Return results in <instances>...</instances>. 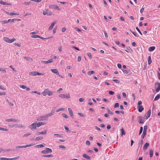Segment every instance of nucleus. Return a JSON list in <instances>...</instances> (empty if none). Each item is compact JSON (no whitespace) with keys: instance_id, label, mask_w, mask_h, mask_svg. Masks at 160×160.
Instances as JSON below:
<instances>
[{"instance_id":"72a5a7b5","label":"nucleus","mask_w":160,"mask_h":160,"mask_svg":"<svg viewBox=\"0 0 160 160\" xmlns=\"http://www.w3.org/2000/svg\"><path fill=\"white\" fill-rule=\"evenodd\" d=\"M149 154H150V157L152 158V157L153 156V151L152 150L150 149L149 151Z\"/></svg>"},{"instance_id":"774afa93","label":"nucleus","mask_w":160,"mask_h":160,"mask_svg":"<svg viewBox=\"0 0 160 160\" xmlns=\"http://www.w3.org/2000/svg\"><path fill=\"white\" fill-rule=\"evenodd\" d=\"M117 66L119 68H122V65L120 63H118L117 64Z\"/></svg>"},{"instance_id":"412c9836","label":"nucleus","mask_w":160,"mask_h":160,"mask_svg":"<svg viewBox=\"0 0 160 160\" xmlns=\"http://www.w3.org/2000/svg\"><path fill=\"white\" fill-rule=\"evenodd\" d=\"M122 70L124 73L127 74H130V71L129 70H124L122 69Z\"/></svg>"},{"instance_id":"bf43d9fd","label":"nucleus","mask_w":160,"mask_h":160,"mask_svg":"<svg viewBox=\"0 0 160 160\" xmlns=\"http://www.w3.org/2000/svg\"><path fill=\"white\" fill-rule=\"evenodd\" d=\"M0 22L2 24H4L7 23V20L1 21Z\"/></svg>"},{"instance_id":"393cba45","label":"nucleus","mask_w":160,"mask_h":160,"mask_svg":"<svg viewBox=\"0 0 160 160\" xmlns=\"http://www.w3.org/2000/svg\"><path fill=\"white\" fill-rule=\"evenodd\" d=\"M148 64L149 65H150L152 63V60H151L150 56L148 57Z\"/></svg>"},{"instance_id":"6ab92c4d","label":"nucleus","mask_w":160,"mask_h":160,"mask_svg":"<svg viewBox=\"0 0 160 160\" xmlns=\"http://www.w3.org/2000/svg\"><path fill=\"white\" fill-rule=\"evenodd\" d=\"M149 143L148 142H146L145 144L144 145L143 147V149L144 150H146L147 149L148 147L149 146Z\"/></svg>"},{"instance_id":"5fc2aeb1","label":"nucleus","mask_w":160,"mask_h":160,"mask_svg":"<svg viewBox=\"0 0 160 160\" xmlns=\"http://www.w3.org/2000/svg\"><path fill=\"white\" fill-rule=\"evenodd\" d=\"M132 32L134 36L137 37H139L138 35L136 32Z\"/></svg>"},{"instance_id":"338daca9","label":"nucleus","mask_w":160,"mask_h":160,"mask_svg":"<svg viewBox=\"0 0 160 160\" xmlns=\"http://www.w3.org/2000/svg\"><path fill=\"white\" fill-rule=\"evenodd\" d=\"M109 93L111 95H112L114 94V92L112 91H110L109 92Z\"/></svg>"},{"instance_id":"2eb2a0df","label":"nucleus","mask_w":160,"mask_h":160,"mask_svg":"<svg viewBox=\"0 0 160 160\" xmlns=\"http://www.w3.org/2000/svg\"><path fill=\"white\" fill-rule=\"evenodd\" d=\"M51 71L54 73L56 74L57 75H59V72L57 69H51Z\"/></svg>"},{"instance_id":"a211bd4d","label":"nucleus","mask_w":160,"mask_h":160,"mask_svg":"<svg viewBox=\"0 0 160 160\" xmlns=\"http://www.w3.org/2000/svg\"><path fill=\"white\" fill-rule=\"evenodd\" d=\"M56 24V22H52L50 26L48 28L49 30H51L52 29L53 27L55 25V24Z\"/></svg>"},{"instance_id":"864d4df0","label":"nucleus","mask_w":160,"mask_h":160,"mask_svg":"<svg viewBox=\"0 0 160 160\" xmlns=\"http://www.w3.org/2000/svg\"><path fill=\"white\" fill-rule=\"evenodd\" d=\"M0 71L2 72L3 73H5L6 72V70L5 69L2 68H0Z\"/></svg>"},{"instance_id":"f3484780","label":"nucleus","mask_w":160,"mask_h":160,"mask_svg":"<svg viewBox=\"0 0 160 160\" xmlns=\"http://www.w3.org/2000/svg\"><path fill=\"white\" fill-rule=\"evenodd\" d=\"M53 60L52 59H50L47 61H42L41 62H43L45 64H47L49 63H52L53 62Z\"/></svg>"},{"instance_id":"58836bf2","label":"nucleus","mask_w":160,"mask_h":160,"mask_svg":"<svg viewBox=\"0 0 160 160\" xmlns=\"http://www.w3.org/2000/svg\"><path fill=\"white\" fill-rule=\"evenodd\" d=\"M126 49H127V50H125L127 52H129L131 50L132 51L131 48H130V47H127L126 48Z\"/></svg>"},{"instance_id":"37998d69","label":"nucleus","mask_w":160,"mask_h":160,"mask_svg":"<svg viewBox=\"0 0 160 160\" xmlns=\"http://www.w3.org/2000/svg\"><path fill=\"white\" fill-rule=\"evenodd\" d=\"M87 55L89 57V58L91 59L92 58V55L90 52H88L87 53Z\"/></svg>"},{"instance_id":"20e7f679","label":"nucleus","mask_w":160,"mask_h":160,"mask_svg":"<svg viewBox=\"0 0 160 160\" xmlns=\"http://www.w3.org/2000/svg\"><path fill=\"white\" fill-rule=\"evenodd\" d=\"M3 40L7 42L11 43L14 42L16 40V39L15 38H13L10 39L7 37H4Z\"/></svg>"},{"instance_id":"4c0bfd02","label":"nucleus","mask_w":160,"mask_h":160,"mask_svg":"<svg viewBox=\"0 0 160 160\" xmlns=\"http://www.w3.org/2000/svg\"><path fill=\"white\" fill-rule=\"evenodd\" d=\"M0 130L7 131H8V129L7 128L0 127Z\"/></svg>"},{"instance_id":"e433bc0d","label":"nucleus","mask_w":160,"mask_h":160,"mask_svg":"<svg viewBox=\"0 0 160 160\" xmlns=\"http://www.w3.org/2000/svg\"><path fill=\"white\" fill-rule=\"evenodd\" d=\"M31 37L32 38H39L40 37V36L37 35H32L31 36Z\"/></svg>"},{"instance_id":"13d9d810","label":"nucleus","mask_w":160,"mask_h":160,"mask_svg":"<svg viewBox=\"0 0 160 160\" xmlns=\"http://www.w3.org/2000/svg\"><path fill=\"white\" fill-rule=\"evenodd\" d=\"M31 135L30 133L25 134L24 135L23 137H27Z\"/></svg>"},{"instance_id":"bb28decb","label":"nucleus","mask_w":160,"mask_h":160,"mask_svg":"<svg viewBox=\"0 0 160 160\" xmlns=\"http://www.w3.org/2000/svg\"><path fill=\"white\" fill-rule=\"evenodd\" d=\"M68 111L69 112L70 115L72 116H73V112L72 109L70 108H68Z\"/></svg>"},{"instance_id":"1a4fd4ad","label":"nucleus","mask_w":160,"mask_h":160,"mask_svg":"<svg viewBox=\"0 0 160 160\" xmlns=\"http://www.w3.org/2000/svg\"><path fill=\"white\" fill-rule=\"evenodd\" d=\"M155 87L156 88V91L158 92L160 90V83L157 82L155 84Z\"/></svg>"},{"instance_id":"423d86ee","label":"nucleus","mask_w":160,"mask_h":160,"mask_svg":"<svg viewBox=\"0 0 160 160\" xmlns=\"http://www.w3.org/2000/svg\"><path fill=\"white\" fill-rule=\"evenodd\" d=\"M148 128V127L147 126H144L143 128V132L141 136L142 138L143 139L144 138V137L145 135L146 134L147 130Z\"/></svg>"},{"instance_id":"09e8293b","label":"nucleus","mask_w":160,"mask_h":160,"mask_svg":"<svg viewBox=\"0 0 160 160\" xmlns=\"http://www.w3.org/2000/svg\"><path fill=\"white\" fill-rule=\"evenodd\" d=\"M27 86L25 85H21L20 86V87L22 88L25 89L26 88Z\"/></svg>"},{"instance_id":"c9c22d12","label":"nucleus","mask_w":160,"mask_h":160,"mask_svg":"<svg viewBox=\"0 0 160 160\" xmlns=\"http://www.w3.org/2000/svg\"><path fill=\"white\" fill-rule=\"evenodd\" d=\"M42 138H43V137H42L40 136V137H37L36 138H35V140H36V141H38L39 140L42 139Z\"/></svg>"},{"instance_id":"de8ad7c7","label":"nucleus","mask_w":160,"mask_h":160,"mask_svg":"<svg viewBox=\"0 0 160 160\" xmlns=\"http://www.w3.org/2000/svg\"><path fill=\"white\" fill-rule=\"evenodd\" d=\"M38 33V31H35V32H32L30 33V34H32V35H35L36 34Z\"/></svg>"},{"instance_id":"49530a36","label":"nucleus","mask_w":160,"mask_h":160,"mask_svg":"<svg viewBox=\"0 0 160 160\" xmlns=\"http://www.w3.org/2000/svg\"><path fill=\"white\" fill-rule=\"evenodd\" d=\"M62 115L63 117L65 118H68V116L65 113H62Z\"/></svg>"},{"instance_id":"79ce46f5","label":"nucleus","mask_w":160,"mask_h":160,"mask_svg":"<svg viewBox=\"0 0 160 160\" xmlns=\"http://www.w3.org/2000/svg\"><path fill=\"white\" fill-rule=\"evenodd\" d=\"M107 111L108 113L111 115L113 114V112H111L109 108L107 109Z\"/></svg>"},{"instance_id":"c85d7f7f","label":"nucleus","mask_w":160,"mask_h":160,"mask_svg":"<svg viewBox=\"0 0 160 160\" xmlns=\"http://www.w3.org/2000/svg\"><path fill=\"white\" fill-rule=\"evenodd\" d=\"M120 130L122 136V135H125L126 133L125 131H124L123 128H121Z\"/></svg>"},{"instance_id":"dca6fc26","label":"nucleus","mask_w":160,"mask_h":160,"mask_svg":"<svg viewBox=\"0 0 160 160\" xmlns=\"http://www.w3.org/2000/svg\"><path fill=\"white\" fill-rule=\"evenodd\" d=\"M47 131L45 130L44 131H42L41 132H37L36 134L37 135H39L40 134L45 135L47 133Z\"/></svg>"},{"instance_id":"f704fd0d","label":"nucleus","mask_w":160,"mask_h":160,"mask_svg":"<svg viewBox=\"0 0 160 160\" xmlns=\"http://www.w3.org/2000/svg\"><path fill=\"white\" fill-rule=\"evenodd\" d=\"M0 3L1 4L3 5H9V4L8 3L6 2H3L2 1H0Z\"/></svg>"},{"instance_id":"c756f323","label":"nucleus","mask_w":160,"mask_h":160,"mask_svg":"<svg viewBox=\"0 0 160 160\" xmlns=\"http://www.w3.org/2000/svg\"><path fill=\"white\" fill-rule=\"evenodd\" d=\"M42 156L43 157L45 158H50V157H53V155L52 154L51 155H43Z\"/></svg>"},{"instance_id":"b1692460","label":"nucleus","mask_w":160,"mask_h":160,"mask_svg":"<svg viewBox=\"0 0 160 160\" xmlns=\"http://www.w3.org/2000/svg\"><path fill=\"white\" fill-rule=\"evenodd\" d=\"M32 144H28L24 146H20V148H26L28 147H30L32 146Z\"/></svg>"},{"instance_id":"7c9ffc66","label":"nucleus","mask_w":160,"mask_h":160,"mask_svg":"<svg viewBox=\"0 0 160 160\" xmlns=\"http://www.w3.org/2000/svg\"><path fill=\"white\" fill-rule=\"evenodd\" d=\"M47 94L49 96H51L52 95V92L47 89Z\"/></svg>"},{"instance_id":"6e6552de","label":"nucleus","mask_w":160,"mask_h":160,"mask_svg":"<svg viewBox=\"0 0 160 160\" xmlns=\"http://www.w3.org/2000/svg\"><path fill=\"white\" fill-rule=\"evenodd\" d=\"M49 7L50 8L53 9H57L58 10H60V8L59 7L56 5H51L49 6Z\"/></svg>"},{"instance_id":"69168bd1","label":"nucleus","mask_w":160,"mask_h":160,"mask_svg":"<svg viewBox=\"0 0 160 160\" xmlns=\"http://www.w3.org/2000/svg\"><path fill=\"white\" fill-rule=\"evenodd\" d=\"M103 32H104V34L105 37L106 38H108V35H107V34L106 32L105 31H104Z\"/></svg>"},{"instance_id":"2f4dec72","label":"nucleus","mask_w":160,"mask_h":160,"mask_svg":"<svg viewBox=\"0 0 160 160\" xmlns=\"http://www.w3.org/2000/svg\"><path fill=\"white\" fill-rule=\"evenodd\" d=\"M160 98V95L159 94H157L154 98V100L156 101L158 100Z\"/></svg>"},{"instance_id":"f8f14e48","label":"nucleus","mask_w":160,"mask_h":160,"mask_svg":"<svg viewBox=\"0 0 160 160\" xmlns=\"http://www.w3.org/2000/svg\"><path fill=\"white\" fill-rule=\"evenodd\" d=\"M31 130L35 129L36 128V123L34 122L29 126Z\"/></svg>"},{"instance_id":"603ef678","label":"nucleus","mask_w":160,"mask_h":160,"mask_svg":"<svg viewBox=\"0 0 160 160\" xmlns=\"http://www.w3.org/2000/svg\"><path fill=\"white\" fill-rule=\"evenodd\" d=\"M54 135L58 138H61L62 136L61 135L59 134H54Z\"/></svg>"},{"instance_id":"0eeeda50","label":"nucleus","mask_w":160,"mask_h":160,"mask_svg":"<svg viewBox=\"0 0 160 160\" xmlns=\"http://www.w3.org/2000/svg\"><path fill=\"white\" fill-rule=\"evenodd\" d=\"M43 14L48 16H51L53 15V13L51 11L48 10V9L45 11H43Z\"/></svg>"},{"instance_id":"ea45409f","label":"nucleus","mask_w":160,"mask_h":160,"mask_svg":"<svg viewBox=\"0 0 160 160\" xmlns=\"http://www.w3.org/2000/svg\"><path fill=\"white\" fill-rule=\"evenodd\" d=\"M143 141L142 140L140 141L139 142V146H141L143 144Z\"/></svg>"},{"instance_id":"9d476101","label":"nucleus","mask_w":160,"mask_h":160,"mask_svg":"<svg viewBox=\"0 0 160 160\" xmlns=\"http://www.w3.org/2000/svg\"><path fill=\"white\" fill-rule=\"evenodd\" d=\"M151 113V110H149L147 112V113L144 115V118L148 119L150 116Z\"/></svg>"},{"instance_id":"cd10ccee","label":"nucleus","mask_w":160,"mask_h":160,"mask_svg":"<svg viewBox=\"0 0 160 160\" xmlns=\"http://www.w3.org/2000/svg\"><path fill=\"white\" fill-rule=\"evenodd\" d=\"M47 89H45L43 92H42V95L43 96H46L47 94Z\"/></svg>"},{"instance_id":"052dcab7","label":"nucleus","mask_w":160,"mask_h":160,"mask_svg":"<svg viewBox=\"0 0 160 160\" xmlns=\"http://www.w3.org/2000/svg\"><path fill=\"white\" fill-rule=\"evenodd\" d=\"M119 106V104L118 103H116L114 106V107L115 108H116L117 107H118Z\"/></svg>"},{"instance_id":"5701e85b","label":"nucleus","mask_w":160,"mask_h":160,"mask_svg":"<svg viewBox=\"0 0 160 160\" xmlns=\"http://www.w3.org/2000/svg\"><path fill=\"white\" fill-rule=\"evenodd\" d=\"M82 156L88 160H89L90 158V157L89 156L85 154H83Z\"/></svg>"},{"instance_id":"a878e982","label":"nucleus","mask_w":160,"mask_h":160,"mask_svg":"<svg viewBox=\"0 0 160 160\" xmlns=\"http://www.w3.org/2000/svg\"><path fill=\"white\" fill-rule=\"evenodd\" d=\"M155 48L154 46H152L148 48V50L150 52H152L154 50Z\"/></svg>"},{"instance_id":"f03ea898","label":"nucleus","mask_w":160,"mask_h":160,"mask_svg":"<svg viewBox=\"0 0 160 160\" xmlns=\"http://www.w3.org/2000/svg\"><path fill=\"white\" fill-rule=\"evenodd\" d=\"M44 74L42 73H39L37 71H33L30 72L29 73L30 76H35L37 75L40 76L43 75Z\"/></svg>"},{"instance_id":"4be33fe9","label":"nucleus","mask_w":160,"mask_h":160,"mask_svg":"<svg viewBox=\"0 0 160 160\" xmlns=\"http://www.w3.org/2000/svg\"><path fill=\"white\" fill-rule=\"evenodd\" d=\"M138 111L139 112H142L143 110V108L142 106H138Z\"/></svg>"},{"instance_id":"aec40b11","label":"nucleus","mask_w":160,"mask_h":160,"mask_svg":"<svg viewBox=\"0 0 160 160\" xmlns=\"http://www.w3.org/2000/svg\"><path fill=\"white\" fill-rule=\"evenodd\" d=\"M7 13L9 14V15L12 16V15H19V13H15V12H10L9 13L8 12H7Z\"/></svg>"},{"instance_id":"a18cd8bd","label":"nucleus","mask_w":160,"mask_h":160,"mask_svg":"<svg viewBox=\"0 0 160 160\" xmlns=\"http://www.w3.org/2000/svg\"><path fill=\"white\" fill-rule=\"evenodd\" d=\"M35 147L37 148H41L43 147L44 146L42 144H39L36 146Z\"/></svg>"},{"instance_id":"f257e3e1","label":"nucleus","mask_w":160,"mask_h":160,"mask_svg":"<svg viewBox=\"0 0 160 160\" xmlns=\"http://www.w3.org/2000/svg\"><path fill=\"white\" fill-rule=\"evenodd\" d=\"M48 117L46 114L41 116L37 118V120L38 121H46L48 119Z\"/></svg>"},{"instance_id":"8fccbe9b","label":"nucleus","mask_w":160,"mask_h":160,"mask_svg":"<svg viewBox=\"0 0 160 160\" xmlns=\"http://www.w3.org/2000/svg\"><path fill=\"white\" fill-rule=\"evenodd\" d=\"M142 131H143V127H141L140 128V131H139V135H140L142 132Z\"/></svg>"},{"instance_id":"4d7b16f0","label":"nucleus","mask_w":160,"mask_h":160,"mask_svg":"<svg viewBox=\"0 0 160 160\" xmlns=\"http://www.w3.org/2000/svg\"><path fill=\"white\" fill-rule=\"evenodd\" d=\"M0 159L1 160H8V158H6L4 157H1L0 158Z\"/></svg>"},{"instance_id":"6e6d98bb","label":"nucleus","mask_w":160,"mask_h":160,"mask_svg":"<svg viewBox=\"0 0 160 160\" xmlns=\"http://www.w3.org/2000/svg\"><path fill=\"white\" fill-rule=\"evenodd\" d=\"M0 89H2L3 90H6V88L4 87H2V86L0 85Z\"/></svg>"},{"instance_id":"ddd939ff","label":"nucleus","mask_w":160,"mask_h":160,"mask_svg":"<svg viewBox=\"0 0 160 160\" xmlns=\"http://www.w3.org/2000/svg\"><path fill=\"white\" fill-rule=\"evenodd\" d=\"M138 118L139 119V122L141 124H143L144 122V120L143 119L142 117L141 116H138Z\"/></svg>"},{"instance_id":"e2e57ef3","label":"nucleus","mask_w":160,"mask_h":160,"mask_svg":"<svg viewBox=\"0 0 160 160\" xmlns=\"http://www.w3.org/2000/svg\"><path fill=\"white\" fill-rule=\"evenodd\" d=\"M112 81L115 82L116 83H118L119 82V81L117 79H113Z\"/></svg>"},{"instance_id":"39448f33","label":"nucleus","mask_w":160,"mask_h":160,"mask_svg":"<svg viewBox=\"0 0 160 160\" xmlns=\"http://www.w3.org/2000/svg\"><path fill=\"white\" fill-rule=\"evenodd\" d=\"M59 97L63 98L68 99L70 98V95L69 94H60L58 96Z\"/></svg>"},{"instance_id":"0e129e2a","label":"nucleus","mask_w":160,"mask_h":160,"mask_svg":"<svg viewBox=\"0 0 160 160\" xmlns=\"http://www.w3.org/2000/svg\"><path fill=\"white\" fill-rule=\"evenodd\" d=\"M84 100V99L82 98H79V101L80 102H83Z\"/></svg>"},{"instance_id":"a19ab883","label":"nucleus","mask_w":160,"mask_h":160,"mask_svg":"<svg viewBox=\"0 0 160 160\" xmlns=\"http://www.w3.org/2000/svg\"><path fill=\"white\" fill-rule=\"evenodd\" d=\"M64 110V108H60L58 109L57 110H56V112H59L60 111H61Z\"/></svg>"},{"instance_id":"3c124183","label":"nucleus","mask_w":160,"mask_h":160,"mask_svg":"<svg viewBox=\"0 0 160 160\" xmlns=\"http://www.w3.org/2000/svg\"><path fill=\"white\" fill-rule=\"evenodd\" d=\"M136 29L139 32V33L141 35H142V33L140 31L138 27H136Z\"/></svg>"},{"instance_id":"7ed1b4c3","label":"nucleus","mask_w":160,"mask_h":160,"mask_svg":"<svg viewBox=\"0 0 160 160\" xmlns=\"http://www.w3.org/2000/svg\"><path fill=\"white\" fill-rule=\"evenodd\" d=\"M52 152V150L49 148H46L45 150H42L41 152L44 154H47L49 153H51Z\"/></svg>"},{"instance_id":"680f3d73","label":"nucleus","mask_w":160,"mask_h":160,"mask_svg":"<svg viewBox=\"0 0 160 160\" xmlns=\"http://www.w3.org/2000/svg\"><path fill=\"white\" fill-rule=\"evenodd\" d=\"M62 46H60L58 48V50L59 52H61L62 51Z\"/></svg>"},{"instance_id":"473e14b6","label":"nucleus","mask_w":160,"mask_h":160,"mask_svg":"<svg viewBox=\"0 0 160 160\" xmlns=\"http://www.w3.org/2000/svg\"><path fill=\"white\" fill-rule=\"evenodd\" d=\"M95 72L93 71H88L87 73L88 75L90 76L91 74H94Z\"/></svg>"},{"instance_id":"4468645a","label":"nucleus","mask_w":160,"mask_h":160,"mask_svg":"<svg viewBox=\"0 0 160 160\" xmlns=\"http://www.w3.org/2000/svg\"><path fill=\"white\" fill-rule=\"evenodd\" d=\"M5 121L7 122H18V120L15 119L10 118L6 119Z\"/></svg>"},{"instance_id":"c03bdc74","label":"nucleus","mask_w":160,"mask_h":160,"mask_svg":"<svg viewBox=\"0 0 160 160\" xmlns=\"http://www.w3.org/2000/svg\"><path fill=\"white\" fill-rule=\"evenodd\" d=\"M78 114L81 117H84L85 116V114H84L83 113L80 112H78Z\"/></svg>"},{"instance_id":"9b49d317","label":"nucleus","mask_w":160,"mask_h":160,"mask_svg":"<svg viewBox=\"0 0 160 160\" xmlns=\"http://www.w3.org/2000/svg\"><path fill=\"white\" fill-rule=\"evenodd\" d=\"M55 111L54 109H52L51 110L50 112L48 113V114H46L47 117L48 118L49 117H51L53 115L55 114Z\"/></svg>"}]
</instances>
